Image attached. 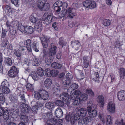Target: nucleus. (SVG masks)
<instances>
[{"label":"nucleus","mask_w":125,"mask_h":125,"mask_svg":"<svg viewBox=\"0 0 125 125\" xmlns=\"http://www.w3.org/2000/svg\"><path fill=\"white\" fill-rule=\"evenodd\" d=\"M18 23L17 21H13L10 22L9 21H7L6 22V24L8 27L9 28H13L17 27V25Z\"/></svg>","instance_id":"13"},{"label":"nucleus","mask_w":125,"mask_h":125,"mask_svg":"<svg viewBox=\"0 0 125 125\" xmlns=\"http://www.w3.org/2000/svg\"><path fill=\"white\" fill-rule=\"evenodd\" d=\"M20 108L21 112L24 114L28 113L30 109L29 106L25 103L21 105Z\"/></svg>","instance_id":"12"},{"label":"nucleus","mask_w":125,"mask_h":125,"mask_svg":"<svg viewBox=\"0 0 125 125\" xmlns=\"http://www.w3.org/2000/svg\"><path fill=\"white\" fill-rule=\"evenodd\" d=\"M58 73V71L56 70H53L51 71L52 76L54 77L57 76Z\"/></svg>","instance_id":"55"},{"label":"nucleus","mask_w":125,"mask_h":125,"mask_svg":"<svg viewBox=\"0 0 125 125\" xmlns=\"http://www.w3.org/2000/svg\"><path fill=\"white\" fill-rule=\"evenodd\" d=\"M14 53L17 57H20L21 56V54L20 51L19 50L15 49L14 51Z\"/></svg>","instance_id":"52"},{"label":"nucleus","mask_w":125,"mask_h":125,"mask_svg":"<svg viewBox=\"0 0 125 125\" xmlns=\"http://www.w3.org/2000/svg\"><path fill=\"white\" fill-rule=\"evenodd\" d=\"M40 39L42 41V42L43 47L47 48L48 47V44L47 42L44 41L43 37H40Z\"/></svg>","instance_id":"47"},{"label":"nucleus","mask_w":125,"mask_h":125,"mask_svg":"<svg viewBox=\"0 0 125 125\" xmlns=\"http://www.w3.org/2000/svg\"><path fill=\"white\" fill-rule=\"evenodd\" d=\"M111 24L110 21L108 19H106L103 21V24L105 26H108L109 25Z\"/></svg>","instance_id":"46"},{"label":"nucleus","mask_w":125,"mask_h":125,"mask_svg":"<svg viewBox=\"0 0 125 125\" xmlns=\"http://www.w3.org/2000/svg\"><path fill=\"white\" fill-rule=\"evenodd\" d=\"M117 97L119 101H123L125 99V91L121 90L118 91L117 93Z\"/></svg>","instance_id":"15"},{"label":"nucleus","mask_w":125,"mask_h":125,"mask_svg":"<svg viewBox=\"0 0 125 125\" xmlns=\"http://www.w3.org/2000/svg\"><path fill=\"white\" fill-rule=\"evenodd\" d=\"M73 9L69 8L66 10V12L64 14L58 13V15L59 17L61 18L64 16L68 18L72 19L75 16V14L73 12Z\"/></svg>","instance_id":"7"},{"label":"nucleus","mask_w":125,"mask_h":125,"mask_svg":"<svg viewBox=\"0 0 125 125\" xmlns=\"http://www.w3.org/2000/svg\"><path fill=\"white\" fill-rule=\"evenodd\" d=\"M97 101L99 106L101 107H103L104 104V98L103 96L102 95L98 96L97 98Z\"/></svg>","instance_id":"14"},{"label":"nucleus","mask_w":125,"mask_h":125,"mask_svg":"<svg viewBox=\"0 0 125 125\" xmlns=\"http://www.w3.org/2000/svg\"><path fill=\"white\" fill-rule=\"evenodd\" d=\"M43 56L45 58V61L47 65H50L53 60V56L50 55L49 56L47 57V53L46 51L44 49L43 50Z\"/></svg>","instance_id":"8"},{"label":"nucleus","mask_w":125,"mask_h":125,"mask_svg":"<svg viewBox=\"0 0 125 125\" xmlns=\"http://www.w3.org/2000/svg\"><path fill=\"white\" fill-rule=\"evenodd\" d=\"M18 28L19 30L22 33H26V31H25L26 29V27H24L21 23H18Z\"/></svg>","instance_id":"23"},{"label":"nucleus","mask_w":125,"mask_h":125,"mask_svg":"<svg viewBox=\"0 0 125 125\" xmlns=\"http://www.w3.org/2000/svg\"><path fill=\"white\" fill-rule=\"evenodd\" d=\"M61 91V87L58 84H56L54 85V87L53 88L52 91L55 94L57 95L59 94Z\"/></svg>","instance_id":"16"},{"label":"nucleus","mask_w":125,"mask_h":125,"mask_svg":"<svg viewBox=\"0 0 125 125\" xmlns=\"http://www.w3.org/2000/svg\"><path fill=\"white\" fill-rule=\"evenodd\" d=\"M59 43V45L61 46L62 48L64 46H65L66 44V43L63 37L60 38Z\"/></svg>","instance_id":"35"},{"label":"nucleus","mask_w":125,"mask_h":125,"mask_svg":"<svg viewBox=\"0 0 125 125\" xmlns=\"http://www.w3.org/2000/svg\"><path fill=\"white\" fill-rule=\"evenodd\" d=\"M40 62L39 58L34 57L33 59L32 64L34 66H38L40 63Z\"/></svg>","instance_id":"30"},{"label":"nucleus","mask_w":125,"mask_h":125,"mask_svg":"<svg viewBox=\"0 0 125 125\" xmlns=\"http://www.w3.org/2000/svg\"><path fill=\"white\" fill-rule=\"evenodd\" d=\"M55 5H57V6L60 7H62V1H58L54 3Z\"/></svg>","instance_id":"63"},{"label":"nucleus","mask_w":125,"mask_h":125,"mask_svg":"<svg viewBox=\"0 0 125 125\" xmlns=\"http://www.w3.org/2000/svg\"><path fill=\"white\" fill-rule=\"evenodd\" d=\"M72 45L75 48H77V49L80 47V43L78 41L74 40L71 42Z\"/></svg>","instance_id":"25"},{"label":"nucleus","mask_w":125,"mask_h":125,"mask_svg":"<svg viewBox=\"0 0 125 125\" xmlns=\"http://www.w3.org/2000/svg\"><path fill=\"white\" fill-rule=\"evenodd\" d=\"M91 1L89 0H87L83 3L84 6L85 7L89 8L90 4V3Z\"/></svg>","instance_id":"48"},{"label":"nucleus","mask_w":125,"mask_h":125,"mask_svg":"<svg viewBox=\"0 0 125 125\" xmlns=\"http://www.w3.org/2000/svg\"><path fill=\"white\" fill-rule=\"evenodd\" d=\"M69 96L68 94L65 93H62L60 96V98L63 101L66 100Z\"/></svg>","instance_id":"33"},{"label":"nucleus","mask_w":125,"mask_h":125,"mask_svg":"<svg viewBox=\"0 0 125 125\" xmlns=\"http://www.w3.org/2000/svg\"><path fill=\"white\" fill-rule=\"evenodd\" d=\"M6 12H7L8 15L10 13H12L13 11V9H11L10 7L9 6L6 5L5 6Z\"/></svg>","instance_id":"40"},{"label":"nucleus","mask_w":125,"mask_h":125,"mask_svg":"<svg viewBox=\"0 0 125 125\" xmlns=\"http://www.w3.org/2000/svg\"><path fill=\"white\" fill-rule=\"evenodd\" d=\"M37 73L38 75L41 77L42 76L44 75L43 70L41 67L38 68L37 70Z\"/></svg>","instance_id":"36"},{"label":"nucleus","mask_w":125,"mask_h":125,"mask_svg":"<svg viewBox=\"0 0 125 125\" xmlns=\"http://www.w3.org/2000/svg\"><path fill=\"white\" fill-rule=\"evenodd\" d=\"M106 124L107 125H110L112 123V120L111 117L110 115H108L107 117Z\"/></svg>","instance_id":"44"},{"label":"nucleus","mask_w":125,"mask_h":125,"mask_svg":"<svg viewBox=\"0 0 125 125\" xmlns=\"http://www.w3.org/2000/svg\"><path fill=\"white\" fill-rule=\"evenodd\" d=\"M2 53L0 52V73H2L3 71V66L2 64V62L3 60L2 58Z\"/></svg>","instance_id":"43"},{"label":"nucleus","mask_w":125,"mask_h":125,"mask_svg":"<svg viewBox=\"0 0 125 125\" xmlns=\"http://www.w3.org/2000/svg\"><path fill=\"white\" fill-rule=\"evenodd\" d=\"M10 100L12 102L17 104L18 103V101L16 97L12 96Z\"/></svg>","instance_id":"58"},{"label":"nucleus","mask_w":125,"mask_h":125,"mask_svg":"<svg viewBox=\"0 0 125 125\" xmlns=\"http://www.w3.org/2000/svg\"><path fill=\"white\" fill-rule=\"evenodd\" d=\"M57 5H55L54 4L53 6V8L54 10L57 12L61 10L60 7L57 6Z\"/></svg>","instance_id":"64"},{"label":"nucleus","mask_w":125,"mask_h":125,"mask_svg":"<svg viewBox=\"0 0 125 125\" xmlns=\"http://www.w3.org/2000/svg\"><path fill=\"white\" fill-rule=\"evenodd\" d=\"M45 75L47 77H50L52 76L51 71L49 68H47L45 70Z\"/></svg>","instance_id":"41"},{"label":"nucleus","mask_w":125,"mask_h":125,"mask_svg":"<svg viewBox=\"0 0 125 125\" xmlns=\"http://www.w3.org/2000/svg\"><path fill=\"white\" fill-rule=\"evenodd\" d=\"M91 110L92 109H90L89 110H87V111L90 116L91 117H94L96 115L97 111L95 110Z\"/></svg>","instance_id":"22"},{"label":"nucleus","mask_w":125,"mask_h":125,"mask_svg":"<svg viewBox=\"0 0 125 125\" xmlns=\"http://www.w3.org/2000/svg\"><path fill=\"white\" fill-rule=\"evenodd\" d=\"M20 118L21 120H22L24 122H25L27 121V117L25 115H21Z\"/></svg>","instance_id":"62"},{"label":"nucleus","mask_w":125,"mask_h":125,"mask_svg":"<svg viewBox=\"0 0 125 125\" xmlns=\"http://www.w3.org/2000/svg\"><path fill=\"white\" fill-rule=\"evenodd\" d=\"M115 124L117 125H125V123L123 122V119H121L120 121L117 120Z\"/></svg>","instance_id":"53"},{"label":"nucleus","mask_w":125,"mask_h":125,"mask_svg":"<svg viewBox=\"0 0 125 125\" xmlns=\"http://www.w3.org/2000/svg\"><path fill=\"white\" fill-rule=\"evenodd\" d=\"M71 81L66 77L64 78L62 80V83L64 85H68L70 83Z\"/></svg>","instance_id":"38"},{"label":"nucleus","mask_w":125,"mask_h":125,"mask_svg":"<svg viewBox=\"0 0 125 125\" xmlns=\"http://www.w3.org/2000/svg\"><path fill=\"white\" fill-rule=\"evenodd\" d=\"M30 74L33 79L35 81H37L39 80V77L37 75L36 73L35 72H32Z\"/></svg>","instance_id":"27"},{"label":"nucleus","mask_w":125,"mask_h":125,"mask_svg":"<svg viewBox=\"0 0 125 125\" xmlns=\"http://www.w3.org/2000/svg\"><path fill=\"white\" fill-rule=\"evenodd\" d=\"M25 31H26V33L27 32L30 34L32 33L34 31L33 28L31 26L26 27Z\"/></svg>","instance_id":"31"},{"label":"nucleus","mask_w":125,"mask_h":125,"mask_svg":"<svg viewBox=\"0 0 125 125\" xmlns=\"http://www.w3.org/2000/svg\"><path fill=\"white\" fill-rule=\"evenodd\" d=\"M26 45L28 51L29 52L31 51V48L36 52H38L39 51V48L38 47V42L36 41L33 42L31 44V41L30 39H27L24 43Z\"/></svg>","instance_id":"1"},{"label":"nucleus","mask_w":125,"mask_h":125,"mask_svg":"<svg viewBox=\"0 0 125 125\" xmlns=\"http://www.w3.org/2000/svg\"><path fill=\"white\" fill-rule=\"evenodd\" d=\"M34 95L35 98L38 100H46L49 97L48 93L46 91L43 90H40L38 92H35Z\"/></svg>","instance_id":"4"},{"label":"nucleus","mask_w":125,"mask_h":125,"mask_svg":"<svg viewBox=\"0 0 125 125\" xmlns=\"http://www.w3.org/2000/svg\"><path fill=\"white\" fill-rule=\"evenodd\" d=\"M8 87L2 88V92L5 94H8L10 92V90Z\"/></svg>","instance_id":"59"},{"label":"nucleus","mask_w":125,"mask_h":125,"mask_svg":"<svg viewBox=\"0 0 125 125\" xmlns=\"http://www.w3.org/2000/svg\"><path fill=\"white\" fill-rule=\"evenodd\" d=\"M115 103L112 101L109 102L108 104L107 110L110 113H114L115 111Z\"/></svg>","instance_id":"10"},{"label":"nucleus","mask_w":125,"mask_h":125,"mask_svg":"<svg viewBox=\"0 0 125 125\" xmlns=\"http://www.w3.org/2000/svg\"><path fill=\"white\" fill-rule=\"evenodd\" d=\"M92 79L96 82L97 81L99 80V73L97 72H96L94 74H92Z\"/></svg>","instance_id":"26"},{"label":"nucleus","mask_w":125,"mask_h":125,"mask_svg":"<svg viewBox=\"0 0 125 125\" xmlns=\"http://www.w3.org/2000/svg\"><path fill=\"white\" fill-rule=\"evenodd\" d=\"M80 117L79 114L76 113L74 115H68L66 116V119L68 121H70L72 124H74L76 121L80 119Z\"/></svg>","instance_id":"5"},{"label":"nucleus","mask_w":125,"mask_h":125,"mask_svg":"<svg viewBox=\"0 0 125 125\" xmlns=\"http://www.w3.org/2000/svg\"><path fill=\"white\" fill-rule=\"evenodd\" d=\"M88 95L85 94H83L81 95L80 99L83 101H84L86 99L88 98Z\"/></svg>","instance_id":"45"},{"label":"nucleus","mask_w":125,"mask_h":125,"mask_svg":"<svg viewBox=\"0 0 125 125\" xmlns=\"http://www.w3.org/2000/svg\"><path fill=\"white\" fill-rule=\"evenodd\" d=\"M46 0H38L36 3V5L40 10L43 11H47L49 9L50 6L49 3H46Z\"/></svg>","instance_id":"2"},{"label":"nucleus","mask_w":125,"mask_h":125,"mask_svg":"<svg viewBox=\"0 0 125 125\" xmlns=\"http://www.w3.org/2000/svg\"><path fill=\"white\" fill-rule=\"evenodd\" d=\"M90 4L89 8L91 9H94L96 7V4L95 2L94 1H91Z\"/></svg>","instance_id":"49"},{"label":"nucleus","mask_w":125,"mask_h":125,"mask_svg":"<svg viewBox=\"0 0 125 125\" xmlns=\"http://www.w3.org/2000/svg\"><path fill=\"white\" fill-rule=\"evenodd\" d=\"M29 20L33 23H35L34 27L36 30L39 32L41 31L42 29V21L40 19L37 20L36 18L33 16H31L29 17Z\"/></svg>","instance_id":"3"},{"label":"nucleus","mask_w":125,"mask_h":125,"mask_svg":"<svg viewBox=\"0 0 125 125\" xmlns=\"http://www.w3.org/2000/svg\"><path fill=\"white\" fill-rule=\"evenodd\" d=\"M43 37L44 40V41L47 43L50 42L51 39L50 37H49L44 35L43 37Z\"/></svg>","instance_id":"61"},{"label":"nucleus","mask_w":125,"mask_h":125,"mask_svg":"<svg viewBox=\"0 0 125 125\" xmlns=\"http://www.w3.org/2000/svg\"><path fill=\"white\" fill-rule=\"evenodd\" d=\"M57 47L54 43H51L49 46V48L48 49V51L50 55L53 56L55 55L57 52Z\"/></svg>","instance_id":"9"},{"label":"nucleus","mask_w":125,"mask_h":125,"mask_svg":"<svg viewBox=\"0 0 125 125\" xmlns=\"http://www.w3.org/2000/svg\"><path fill=\"white\" fill-rule=\"evenodd\" d=\"M119 74L121 78L123 79L125 76V70L123 68L120 69L119 70Z\"/></svg>","instance_id":"37"},{"label":"nucleus","mask_w":125,"mask_h":125,"mask_svg":"<svg viewBox=\"0 0 125 125\" xmlns=\"http://www.w3.org/2000/svg\"><path fill=\"white\" fill-rule=\"evenodd\" d=\"M9 43L8 41L6 39L3 40L1 44V46L3 47H6L7 45Z\"/></svg>","instance_id":"50"},{"label":"nucleus","mask_w":125,"mask_h":125,"mask_svg":"<svg viewBox=\"0 0 125 125\" xmlns=\"http://www.w3.org/2000/svg\"><path fill=\"white\" fill-rule=\"evenodd\" d=\"M74 100L73 104L74 105H78L80 103V99L79 98H75Z\"/></svg>","instance_id":"56"},{"label":"nucleus","mask_w":125,"mask_h":125,"mask_svg":"<svg viewBox=\"0 0 125 125\" xmlns=\"http://www.w3.org/2000/svg\"><path fill=\"white\" fill-rule=\"evenodd\" d=\"M80 115L82 117H84L87 114V111L86 109L84 108H81L80 111Z\"/></svg>","instance_id":"34"},{"label":"nucleus","mask_w":125,"mask_h":125,"mask_svg":"<svg viewBox=\"0 0 125 125\" xmlns=\"http://www.w3.org/2000/svg\"><path fill=\"white\" fill-rule=\"evenodd\" d=\"M19 106L17 104H15L13 105L12 109L14 112L17 113L19 110Z\"/></svg>","instance_id":"51"},{"label":"nucleus","mask_w":125,"mask_h":125,"mask_svg":"<svg viewBox=\"0 0 125 125\" xmlns=\"http://www.w3.org/2000/svg\"><path fill=\"white\" fill-rule=\"evenodd\" d=\"M52 67L56 69H58L61 68L62 66L61 64L58 63L54 62L52 63L51 65Z\"/></svg>","instance_id":"32"},{"label":"nucleus","mask_w":125,"mask_h":125,"mask_svg":"<svg viewBox=\"0 0 125 125\" xmlns=\"http://www.w3.org/2000/svg\"><path fill=\"white\" fill-rule=\"evenodd\" d=\"M99 117L103 123H105V117L104 115L101 114H100L99 115Z\"/></svg>","instance_id":"60"},{"label":"nucleus","mask_w":125,"mask_h":125,"mask_svg":"<svg viewBox=\"0 0 125 125\" xmlns=\"http://www.w3.org/2000/svg\"><path fill=\"white\" fill-rule=\"evenodd\" d=\"M43 18L44 21L47 22L46 24H48L52 21L53 19L52 14L51 13L49 14L47 12H46L43 15Z\"/></svg>","instance_id":"11"},{"label":"nucleus","mask_w":125,"mask_h":125,"mask_svg":"<svg viewBox=\"0 0 125 125\" xmlns=\"http://www.w3.org/2000/svg\"><path fill=\"white\" fill-rule=\"evenodd\" d=\"M52 83V80L50 78L46 79L44 82V85L47 89L50 88Z\"/></svg>","instance_id":"19"},{"label":"nucleus","mask_w":125,"mask_h":125,"mask_svg":"<svg viewBox=\"0 0 125 125\" xmlns=\"http://www.w3.org/2000/svg\"><path fill=\"white\" fill-rule=\"evenodd\" d=\"M4 62L8 66H10L12 65V61L10 58L8 57L5 58Z\"/></svg>","instance_id":"29"},{"label":"nucleus","mask_w":125,"mask_h":125,"mask_svg":"<svg viewBox=\"0 0 125 125\" xmlns=\"http://www.w3.org/2000/svg\"><path fill=\"white\" fill-rule=\"evenodd\" d=\"M45 107L51 111L55 108L56 107V104L54 103L48 102L45 104Z\"/></svg>","instance_id":"17"},{"label":"nucleus","mask_w":125,"mask_h":125,"mask_svg":"<svg viewBox=\"0 0 125 125\" xmlns=\"http://www.w3.org/2000/svg\"><path fill=\"white\" fill-rule=\"evenodd\" d=\"M47 121H50L49 122L53 125H55L57 122V120L53 118Z\"/></svg>","instance_id":"54"},{"label":"nucleus","mask_w":125,"mask_h":125,"mask_svg":"<svg viewBox=\"0 0 125 125\" xmlns=\"http://www.w3.org/2000/svg\"><path fill=\"white\" fill-rule=\"evenodd\" d=\"M55 115L57 118H60L62 117L63 115V113L62 110L61 109L57 108L56 109Z\"/></svg>","instance_id":"20"},{"label":"nucleus","mask_w":125,"mask_h":125,"mask_svg":"<svg viewBox=\"0 0 125 125\" xmlns=\"http://www.w3.org/2000/svg\"><path fill=\"white\" fill-rule=\"evenodd\" d=\"M3 115V117L5 120H8L9 118V114L8 110L5 109L4 110Z\"/></svg>","instance_id":"28"},{"label":"nucleus","mask_w":125,"mask_h":125,"mask_svg":"<svg viewBox=\"0 0 125 125\" xmlns=\"http://www.w3.org/2000/svg\"><path fill=\"white\" fill-rule=\"evenodd\" d=\"M26 87L27 90L29 92H33L34 90L33 85L30 83H28L26 84Z\"/></svg>","instance_id":"24"},{"label":"nucleus","mask_w":125,"mask_h":125,"mask_svg":"<svg viewBox=\"0 0 125 125\" xmlns=\"http://www.w3.org/2000/svg\"><path fill=\"white\" fill-rule=\"evenodd\" d=\"M19 72V69L15 66H12L8 72L9 76L11 78L18 76Z\"/></svg>","instance_id":"6"},{"label":"nucleus","mask_w":125,"mask_h":125,"mask_svg":"<svg viewBox=\"0 0 125 125\" xmlns=\"http://www.w3.org/2000/svg\"><path fill=\"white\" fill-rule=\"evenodd\" d=\"M81 92L79 91L75 90L72 93V95L70 94L69 97L72 99H74L75 98H78Z\"/></svg>","instance_id":"18"},{"label":"nucleus","mask_w":125,"mask_h":125,"mask_svg":"<svg viewBox=\"0 0 125 125\" xmlns=\"http://www.w3.org/2000/svg\"><path fill=\"white\" fill-rule=\"evenodd\" d=\"M89 120L88 117L84 118L83 119L80 120L79 122H78L79 125H87L88 124Z\"/></svg>","instance_id":"21"},{"label":"nucleus","mask_w":125,"mask_h":125,"mask_svg":"<svg viewBox=\"0 0 125 125\" xmlns=\"http://www.w3.org/2000/svg\"><path fill=\"white\" fill-rule=\"evenodd\" d=\"M2 88L8 87L9 86V83L7 80H5L1 84Z\"/></svg>","instance_id":"42"},{"label":"nucleus","mask_w":125,"mask_h":125,"mask_svg":"<svg viewBox=\"0 0 125 125\" xmlns=\"http://www.w3.org/2000/svg\"><path fill=\"white\" fill-rule=\"evenodd\" d=\"M55 104L59 106L62 107L64 105V103L62 101L60 100H58L56 101Z\"/></svg>","instance_id":"57"},{"label":"nucleus","mask_w":125,"mask_h":125,"mask_svg":"<svg viewBox=\"0 0 125 125\" xmlns=\"http://www.w3.org/2000/svg\"><path fill=\"white\" fill-rule=\"evenodd\" d=\"M86 93L90 96L93 97L94 96V93L93 91L90 88H88L86 90Z\"/></svg>","instance_id":"39"}]
</instances>
